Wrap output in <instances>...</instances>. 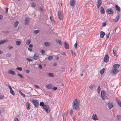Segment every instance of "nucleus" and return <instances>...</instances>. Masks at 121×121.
Wrapping results in <instances>:
<instances>
[{"mask_svg":"<svg viewBox=\"0 0 121 121\" xmlns=\"http://www.w3.org/2000/svg\"><path fill=\"white\" fill-rule=\"evenodd\" d=\"M80 104V100L78 99H76L73 101L72 103V107L73 109H78Z\"/></svg>","mask_w":121,"mask_h":121,"instance_id":"nucleus-1","label":"nucleus"},{"mask_svg":"<svg viewBox=\"0 0 121 121\" xmlns=\"http://www.w3.org/2000/svg\"><path fill=\"white\" fill-rule=\"evenodd\" d=\"M119 71V70L113 68L111 70L110 72L113 75H116L117 73Z\"/></svg>","mask_w":121,"mask_h":121,"instance_id":"nucleus-2","label":"nucleus"},{"mask_svg":"<svg viewBox=\"0 0 121 121\" xmlns=\"http://www.w3.org/2000/svg\"><path fill=\"white\" fill-rule=\"evenodd\" d=\"M32 102L34 105L35 107L37 108L39 106V101L38 100L33 99L32 101Z\"/></svg>","mask_w":121,"mask_h":121,"instance_id":"nucleus-3","label":"nucleus"},{"mask_svg":"<svg viewBox=\"0 0 121 121\" xmlns=\"http://www.w3.org/2000/svg\"><path fill=\"white\" fill-rule=\"evenodd\" d=\"M63 13L62 11H59L58 12V17L59 19L61 20H62V18L63 16Z\"/></svg>","mask_w":121,"mask_h":121,"instance_id":"nucleus-4","label":"nucleus"},{"mask_svg":"<svg viewBox=\"0 0 121 121\" xmlns=\"http://www.w3.org/2000/svg\"><path fill=\"white\" fill-rule=\"evenodd\" d=\"M43 108L46 112L48 113L50 112V110L49 106L45 104V106L43 107Z\"/></svg>","mask_w":121,"mask_h":121,"instance_id":"nucleus-5","label":"nucleus"},{"mask_svg":"<svg viewBox=\"0 0 121 121\" xmlns=\"http://www.w3.org/2000/svg\"><path fill=\"white\" fill-rule=\"evenodd\" d=\"M107 12L110 14H113L114 13V11L111 8H108L106 10Z\"/></svg>","mask_w":121,"mask_h":121,"instance_id":"nucleus-6","label":"nucleus"},{"mask_svg":"<svg viewBox=\"0 0 121 121\" xmlns=\"http://www.w3.org/2000/svg\"><path fill=\"white\" fill-rule=\"evenodd\" d=\"M109 57L108 54H106L104 58V61L105 62H107L109 61Z\"/></svg>","mask_w":121,"mask_h":121,"instance_id":"nucleus-7","label":"nucleus"},{"mask_svg":"<svg viewBox=\"0 0 121 121\" xmlns=\"http://www.w3.org/2000/svg\"><path fill=\"white\" fill-rule=\"evenodd\" d=\"M106 95L105 91L104 90H103L101 91V96L102 99L103 100H104V97Z\"/></svg>","mask_w":121,"mask_h":121,"instance_id":"nucleus-8","label":"nucleus"},{"mask_svg":"<svg viewBox=\"0 0 121 121\" xmlns=\"http://www.w3.org/2000/svg\"><path fill=\"white\" fill-rule=\"evenodd\" d=\"M70 5L71 6H73L75 5L76 3L74 0H71L69 3Z\"/></svg>","mask_w":121,"mask_h":121,"instance_id":"nucleus-9","label":"nucleus"},{"mask_svg":"<svg viewBox=\"0 0 121 121\" xmlns=\"http://www.w3.org/2000/svg\"><path fill=\"white\" fill-rule=\"evenodd\" d=\"M29 21L30 19L27 17H26L24 21L25 25H27L29 23Z\"/></svg>","mask_w":121,"mask_h":121,"instance_id":"nucleus-10","label":"nucleus"},{"mask_svg":"<svg viewBox=\"0 0 121 121\" xmlns=\"http://www.w3.org/2000/svg\"><path fill=\"white\" fill-rule=\"evenodd\" d=\"M117 15L116 16L115 18L114 19L115 22H116L118 20L120 14L118 12H117Z\"/></svg>","mask_w":121,"mask_h":121,"instance_id":"nucleus-11","label":"nucleus"},{"mask_svg":"<svg viewBox=\"0 0 121 121\" xmlns=\"http://www.w3.org/2000/svg\"><path fill=\"white\" fill-rule=\"evenodd\" d=\"M107 105L108 108L110 109L113 107V104L112 103L109 102L108 103Z\"/></svg>","mask_w":121,"mask_h":121,"instance_id":"nucleus-12","label":"nucleus"},{"mask_svg":"<svg viewBox=\"0 0 121 121\" xmlns=\"http://www.w3.org/2000/svg\"><path fill=\"white\" fill-rule=\"evenodd\" d=\"M100 12L102 14H104L105 13V11L103 7L102 6H101L100 7Z\"/></svg>","mask_w":121,"mask_h":121,"instance_id":"nucleus-13","label":"nucleus"},{"mask_svg":"<svg viewBox=\"0 0 121 121\" xmlns=\"http://www.w3.org/2000/svg\"><path fill=\"white\" fill-rule=\"evenodd\" d=\"M102 3L101 0H98L97 2V8L98 9H99V7L100 6L101 4Z\"/></svg>","mask_w":121,"mask_h":121,"instance_id":"nucleus-14","label":"nucleus"},{"mask_svg":"<svg viewBox=\"0 0 121 121\" xmlns=\"http://www.w3.org/2000/svg\"><path fill=\"white\" fill-rule=\"evenodd\" d=\"M92 118L94 120H98L97 116L96 114H93L92 116Z\"/></svg>","mask_w":121,"mask_h":121,"instance_id":"nucleus-15","label":"nucleus"},{"mask_svg":"<svg viewBox=\"0 0 121 121\" xmlns=\"http://www.w3.org/2000/svg\"><path fill=\"white\" fill-rule=\"evenodd\" d=\"M8 73L10 74H12L13 75H16V73L14 71L12 70H9L8 71Z\"/></svg>","mask_w":121,"mask_h":121,"instance_id":"nucleus-16","label":"nucleus"},{"mask_svg":"<svg viewBox=\"0 0 121 121\" xmlns=\"http://www.w3.org/2000/svg\"><path fill=\"white\" fill-rule=\"evenodd\" d=\"M105 35V33L104 32L101 31L100 32V37L103 38L104 37V36Z\"/></svg>","mask_w":121,"mask_h":121,"instance_id":"nucleus-17","label":"nucleus"},{"mask_svg":"<svg viewBox=\"0 0 121 121\" xmlns=\"http://www.w3.org/2000/svg\"><path fill=\"white\" fill-rule=\"evenodd\" d=\"M115 31V32L117 33L120 32V28L119 27H117L113 31Z\"/></svg>","mask_w":121,"mask_h":121,"instance_id":"nucleus-18","label":"nucleus"},{"mask_svg":"<svg viewBox=\"0 0 121 121\" xmlns=\"http://www.w3.org/2000/svg\"><path fill=\"white\" fill-rule=\"evenodd\" d=\"M52 86L51 84H49L46 86V88L47 89H52Z\"/></svg>","mask_w":121,"mask_h":121,"instance_id":"nucleus-19","label":"nucleus"},{"mask_svg":"<svg viewBox=\"0 0 121 121\" xmlns=\"http://www.w3.org/2000/svg\"><path fill=\"white\" fill-rule=\"evenodd\" d=\"M115 7L116 10L118 11L119 12H120V8L118 5H116Z\"/></svg>","mask_w":121,"mask_h":121,"instance_id":"nucleus-20","label":"nucleus"},{"mask_svg":"<svg viewBox=\"0 0 121 121\" xmlns=\"http://www.w3.org/2000/svg\"><path fill=\"white\" fill-rule=\"evenodd\" d=\"M65 48V49H68L69 48V44L65 42H64Z\"/></svg>","mask_w":121,"mask_h":121,"instance_id":"nucleus-21","label":"nucleus"},{"mask_svg":"<svg viewBox=\"0 0 121 121\" xmlns=\"http://www.w3.org/2000/svg\"><path fill=\"white\" fill-rule=\"evenodd\" d=\"M120 66V65L118 64H115L113 65V67L114 68L113 69H118Z\"/></svg>","mask_w":121,"mask_h":121,"instance_id":"nucleus-22","label":"nucleus"},{"mask_svg":"<svg viewBox=\"0 0 121 121\" xmlns=\"http://www.w3.org/2000/svg\"><path fill=\"white\" fill-rule=\"evenodd\" d=\"M30 105L29 103L27 102L26 104V108L28 110H29L30 108Z\"/></svg>","mask_w":121,"mask_h":121,"instance_id":"nucleus-23","label":"nucleus"},{"mask_svg":"<svg viewBox=\"0 0 121 121\" xmlns=\"http://www.w3.org/2000/svg\"><path fill=\"white\" fill-rule=\"evenodd\" d=\"M8 40L6 39L0 41V45H1L3 43H5L8 42Z\"/></svg>","mask_w":121,"mask_h":121,"instance_id":"nucleus-24","label":"nucleus"},{"mask_svg":"<svg viewBox=\"0 0 121 121\" xmlns=\"http://www.w3.org/2000/svg\"><path fill=\"white\" fill-rule=\"evenodd\" d=\"M56 42L59 45H61L62 43V41L59 39H57L56 41Z\"/></svg>","mask_w":121,"mask_h":121,"instance_id":"nucleus-25","label":"nucleus"},{"mask_svg":"<svg viewBox=\"0 0 121 121\" xmlns=\"http://www.w3.org/2000/svg\"><path fill=\"white\" fill-rule=\"evenodd\" d=\"M116 100L119 106L121 107V101L119 99H116Z\"/></svg>","mask_w":121,"mask_h":121,"instance_id":"nucleus-26","label":"nucleus"},{"mask_svg":"<svg viewBox=\"0 0 121 121\" xmlns=\"http://www.w3.org/2000/svg\"><path fill=\"white\" fill-rule=\"evenodd\" d=\"M44 43L46 47H49L51 45V44L49 42H45Z\"/></svg>","mask_w":121,"mask_h":121,"instance_id":"nucleus-27","label":"nucleus"},{"mask_svg":"<svg viewBox=\"0 0 121 121\" xmlns=\"http://www.w3.org/2000/svg\"><path fill=\"white\" fill-rule=\"evenodd\" d=\"M39 57L36 54H35L34 56V59L35 60L38 59Z\"/></svg>","mask_w":121,"mask_h":121,"instance_id":"nucleus-28","label":"nucleus"},{"mask_svg":"<svg viewBox=\"0 0 121 121\" xmlns=\"http://www.w3.org/2000/svg\"><path fill=\"white\" fill-rule=\"evenodd\" d=\"M117 120L120 121L121 120V115H117L116 116Z\"/></svg>","mask_w":121,"mask_h":121,"instance_id":"nucleus-29","label":"nucleus"},{"mask_svg":"<svg viewBox=\"0 0 121 121\" xmlns=\"http://www.w3.org/2000/svg\"><path fill=\"white\" fill-rule=\"evenodd\" d=\"M95 87V86L94 84H91L89 86V88L90 89L92 90Z\"/></svg>","mask_w":121,"mask_h":121,"instance_id":"nucleus-30","label":"nucleus"},{"mask_svg":"<svg viewBox=\"0 0 121 121\" xmlns=\"http://www.w3.org/2000/svg\"><path fill=\"white\" fill-rule=\"evenodd\" d=\"M31 40L30 39H27V42H26V44L27 45H28L31 42Z\"/></svg>","mask_w":121,"mask_h":121,"instance_id":"nucleus-31","label":"nucleus"},{"mask_svg":"<svg viewBox=\"0 0 121 121\" xmlns=\"http://www.w3.org/2000/svg\"><path fill=\"white\" fill-rule=\"evenodd\" d=\"M104 69L103 68L100 71V73L101 74H103L104 72Z\"/></svg>","mask_w":121,"mask_h":121,"instance_id":"nucleus-32","label":"nucleus"},{"mask_svg":"<svg viewBox=\"0 0 121 121\" xmlns=\"http://www.w3.org/2000/svg\"><path fill=\"white\" fill-rule=\"evenodd\" d=\"M39 105H40V106L43 107L45 106V104H44V103L43 102H41L40 103Z\"/></svg>","mask_w":121,"mask_h":121,"instance_id":"nucleus-33","label":"nucleus"},{"mask_svg":"<svg viewBox=\"0 0 121 121\" xmlns=\"http://www.w3.org/2000/svg\"><path fill=\"white\" fill-rule=\"evenodd\" d=\"M19 22H18V21H16V22H15L14 24V27H16L18 23H19Z\"/></svg>","mask_w":121,"mask_h":121,"instance_id":"nucleus-34","label":"nucleus"},{"mask_svg":"<svg viewBox=\"0 0 121 121\" xmlns=\"http://www.w3.org/2000/svg\"><path fill=\"white\" fill-rule=\"evenodd\" d=\"M100 89H101L100 87V86H98V87L97 89V92L98 94H99L100 93Z\"/></svg>","mask_w":121,"mask_h":121,"instance_id":"nucleus-35","label":"nucleus"},{"mask_svg":"<svg viewBox=\"0 0 121 121\" xmlns=\"http://www.w3.org/2000/svg\"><path fill=\"white\" fill-rule=\"evenodd\" d=\"M10 91L11 94H12L13 95H15L14 92L12 90H12H10Z\"/></svg>","mask_w":121,"mask_h":121,"instance_id":"nucleus-36","label":"nucleus"},{"mask_svg":"<svg viewBox=\"0 0 121 121\" xmlns=\"http://www.w3.org/2000/svg\"><path fill=\"white\" fill-rule=\"evenodd\" d=\"M48 75L51 77H52L54 76V75L53 73H48Z\"/></svg>","mask_w":121,"mask_h":121,"instance_id":"nucleus-37","label":"nucleus"},{"mask_svg":"<svg viewBox=\"0 0 121 121\" xmlns=\"http://www.w3.org/2000/svg\"><path fill=\"white\" fill-rule=\"evenodd\" d=\"M21 42L20 41H16V44L17 45H20L21 44Z\"/></svg>","mask_w":121,"mask_h":121,"instance_id":"nucleus-38","label":"nucleus"},{"mask_svg":"<svg viewBox=\"0 0 121 121\" xmlns=\"http://www.w3.org/2000/svg\"><path fill=\"white\" fill-rule=\"evenodd\" d=\"M53 59V57L52 56H49L48 58V59L49 60H51Z\"/></svg>","mask_w":121,"mask_h":121,"instance_id":"nucleus-39","label":"nucleus"},{"mask_svg":"<svg viewBox=\"0 0 121 121\" xmlns=\"http://www.w3.org/2000/svg\"><path fill=\"white\" fill-rule=\"evenodd\" d=\"M110 33V32H109V33H107L106 34V38L107 39H108L109 38V37Z\"/></svg>","mask_w":121,"mask_h":121,"instance_id":"nucleus-40","label":"nucleus"},{"mask_svg":"<svg viewBox=\"0 0 121 121\" xmlns=\"http://www.w3.org/2000/svg\"><path fill=\"white\" fill-rule=\"evenodd\" d=\"M31 6L32 7H35L36 5L35 3L34 2H32L31 4Z\"/></svg>","mask_w":121,"mask_h":121,"instance_id":"nucleus-41","label":"nucleus"},{"mask_svg":"<svg viewBox=\"0 0 121 121\" xmlns=\"http://www.w3.org/2000/svg\"><path fill=\"white\" fill-rule=\"evenodd\" d=\"M107 24V23L106 22H103L102 24V27H103L105 26Z\"/></svg>","mask_w":121,"mask_h":121,"instance_id":"nucleus-42","label":"nucleus"},{"mask_svg":"<svg viewBox=\"0 0 121 121\" xmlns=\"http://www.w3.org/2000/svg\"><path fill=\"white\" fill-rule=\"evenodd\" d=\"M17 75L19 76L20 78H23L24 77L23 76V75L21 74L18 73L17 74Z\"/></svg>","mask_w":121,"mask_h":121,"instance_id":"nucleus-43","label":"nucleus"},{"mask_svg":"<svg viewBox=\"0 0 121 121\" xmlns=\"http://www.w3.org/2000/svg\"><path fill=\"white\" fill-rule=\"evenodd\" d=\"M39 30H35L34 32V33L35 34H37L39 32Z\"/></svg>","mask_w":121,"mask_h":121,"instance_id":"nucleus-44","label":"nucleus"},{"mask_svg":"<svg viewBox=\"0 0 121 121\" xmlns=\"http://www.w3.org/2000/svg\"><path fill=\"white\" fill-rule=\"evenodd\" d=\"M16 69H17L20 71H21L22 70V68L21 67H17Z\"/></svg>","mask_w":121,"mask_h":121,"instance_id":"nucleus-45","label":"nucleus"},{"mask_svg":"<svg viewBox=\"0 0 121 121\" xmlns=\"http://www.w3.org/2000/svg\"><path fill=\"white\" fill-rule=\"evenodd\" d=\"M33 86L36 89L40 88L37 85H34Z\"/></svg>","mask_w":121,"mask_h":121,"instance_id":"nucleus-46","label":"nucleus"},{"mask_svg":"<svg viewBox=\"0 0 121 121\" xmlns=\"http://www.w3.org/2000/svg\"><path fill=\"white\" fill-rule=\"evenodd\" d=\"M26 60L27 61H29V62H30V61H32V60L31 59H29V58H26Z\"/></svg>","mask_w":121,"mask_h":121,"instance_id":"nucleus-47","label":"nucleus"},{"mask_svg":"<svg viewBox=\"0 0 121 121\" xmlns=\"http://www.w3.org/2000/svg\"><path fill=\"white\" fill-rule=\"evenodd\" d=\"M52 89L54 90H56L57 89V87H52Z\"/></svg>","mask_w":121,"mask_h":121,"instance_id":"nucleus-48","label":"nucleus"},{"mask_svg":"<svg viewBox=\"0 0 121 121\" xmlns=\"http://www.w3.org/2000/svg\"><path fill=\"white\" fill-rule=\"evenodd\" d=\"M4 96L3 95H0V99H2L4 97Z\"/></svg>","mask_w":121,"mask_h":121,"instance_id":"nucleus-49","label":"nucleus"},{"mask_svg":"<svg viewBox=\"0 0 121 121\" xmlns=\"http://www.w3.org/2000/svg\"><path fill=\"white\" fill-rule=\"evenodd\" d=\"M6 86H7V85L8 86V87L10 89V90H12V88H11V86L10 85H7V84H6Z\"/></svg>","mask_w":121,"mask_h":121,"instance_id":"nucleus-50","label":"nucleus"},{"mask_svg":"<svg viewBox=\"0 0 121 121\" xmlns=\"http://www.w3.org/2000/svg\"><path fill=\"white\" fill-rule=\"evenodd\" d=\"M73 111L72 110H70L69 111V114L70 115H71L72 113H73Z\"/></svg>","mask_w":121,"mask_h":121,"instance_id":"nucleus-51","label":"nucleus"},{"mask_svg":"<svg viewBox=\"0 0 121 121\" xmlns=\"http://www.w3.org/2000/svg\"><path fill=\"white\" fill-rule=\"evenodd\" d=\"M71 51L72 53V55H73L74 54L76 56V55H75V52H73V51L72 50H71Z\"/></svg>","mask_w":121,"mask_h":121,"instance_id":"nucleus-52","label":"nucleus"},{"mask_svg":"<svg viewBox=\"0 0 121 121\" xmlns=\"http://www.w3.org/2000/svg\"><path fill=\"white\" fill-rule=\"evenodd\" d=\"M116 52V51L115 50H113V53L114 54V56H117L115 54V53Z\"/></svg>","mask_w":121,"mask_h":121,"instance_id":"nucleus-53","label":"nucleus"},{"mask_svg":"<svg viewBox=\"0 0 121 121\" xmlns=\"http://www.w3.org/2000/svg\"><path fill=\"white\" fill-rule=\"evenodd\" d=\"M8 48L9 50H10L13 48V47L12 46H9L8 47Z\"/></svg>","mask_w":121,"mask_h":121,"instance_id":"nucleus-54","label":"nucleus"},{"mask_svg":"<svg viewBox=\"0 0 121 121\" xmlns=\"http://www.w3.org/2000/svg\"><path fill=\"white\" fill-rule=\"evenodd\" d=\"M40 52H41L42 54H43L45 53V51L44 50H42Z\"/></svg>","mask_w":121,"mask_h":121,"instance_id":"nucleus-55","label":"nucleus"},{"mask_svg":"<svg viewBox=\"0 0 121 121\" xmlns=\"http://www.w3.org/2000/svg\"><path fill=\"white\" fill-rule=\"evenodd\" d=\"M11 55L9 53H8L6 54V56H7L9 57V56Z\"/></svg>","mask_w":121,"mask_h":121,"instance_id":"nucleus-56","label":"nucleus"},{"mask_svg":"<svg viewBox=\"0 0 121 121\" xmlns=\"http://www.w3.org/2000/svg\"><path fill=\"white\" fill-rule=\"evenodd\" d=\"M77 45V44L76 43H75V44L74 45L75 48V49L76 48Z\"/></svg>","mask_w":121,"mask_h":121,"instance_id":"nucleus-57","label":"nucleus"},{"mask_svg":"<svg viewBox=\"0 0 121 121\" xmlns=\"http://www.w3.org/2000/svg\"><path fill=\"white\" fill-rule=\"evenodd\" d=\"M21 95L23 97L25 98L26 97V95H25L22 93Z\"/></svg>","mask_w":121,"mask_h":121,"instance_id":"nucleus-58","label":"nucleus"},{"mask_svg":"<svg viewBox=\"0 0 121 121\" xmlns=\"http://www.w3.org/2000/svg\"><path fill=\"white\" fill-rule=\"evenodd\" d=\"M8 10V8H5V12L6 13H7Z\"/></svg>","mask_w":121,"mask_h":121,"instance_id":"nucleus-59","label":"nucleus"},{"mask_svg":"<svg viewBox=\"0 0 121 121\" xmlns=\"http://www.w3.org/2000/svg\"><path fill=\"white\" fill-rule=\"evenodd\" d=\"M39 68L41 69L42 68V66L40 64H39Z\"/></svg>","mask_w":121,"mask_h":121,"instance_id":"nucleus-60","label":"nucleus"},{"mask_svg":"<svg viewBox=\"0 0 121 121\" xmlns=\"http://www.w3.org/2000/svg\"><path fill=\"white\" fill-rule=\"evenodd\" d=\"M3 18V16L2 15H0V20H2Z\"/></svg>","mask_w":121,"mask_h":121,"instance_id":"nucleus-61","label":"nucleus"},{"mask_svg":"<svg viewBox=\"0 0 121 121\" xmlns=\"http://www.w3.org/2000/svg\"><path fill=\"white\" fill-rule=\"evenodd\" d=\"M33 46V45L32 44H29V47L30 48H32Z\"/></svg>","mask_w":121,"mask_h":121,"instance_id":"nucleus-62","label":"nucleus"},{"mask_svg":"<svg viewBox=\"0 0 121 121\" xmlns=\"http://www.w3.org/2000/svg\"><path fill=\"white\" fill-rule=\"evenodd\" d=\"M72 119L73 120V121H75V120H76V118H75V117H73V118H72Z\"/></svg>","mask_w":121,"mask_h":121,"instance_id":"nucleus-63","label":"nucleus"},{"mask_svg":"<svg viewBox=\"0 0 121 121\" xmlns=\"http://www.w3.org/2000/svg\"><path fill=\"white\" fill-rule=\"evenodd\" d=\"M14 121H18V120L17 118H15L14 119Z\"/></svg>","mask_w":121,"mask_h":121,"instance_id":"nucleus-64","label":"nucleus"}]
</instances>
